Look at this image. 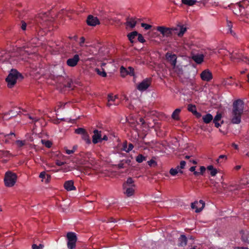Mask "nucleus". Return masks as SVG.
<instances>
[{
	"label": "nucleus",
	"instance_id": "f257e3e1",
	"mask_svg": "<svg viewBox=\"0 0 249 249\" xmlns=\"http://www.w3.org/2000/svg\"><path fill=\"white\" fill-rule=\"evenodd\" d=\"M231 122L238 124L241 122V115L243 113L244 104L242 100L238 99L233 103Z\"/></svg>",
	"mask_w": 249,
	"mask_h": 249
},
{
	"label": "nucleus",
	"instance_id": "f03ea898",
	"mask_svg": "<svg viewBox=\"0 0 249 249\" xmlns=\"http://www.w3.org/2000/svg\"><path fill=\"white\" fill-rule=\"evenodd\" d=\"M35 24L40 29L47 28L51 23L49 14L46 13H39L34 19Z\"/></svg>",
	"mask_w": 249,
	"mask_h": 249
},
{
	"label": "nucleus",
	"instance_id": "7ed1b4c3",
	"mask_svg": "<svg viewBox=\"0 0 249 249\" xmlns=\"http://www.w3.org/2000/svg\"><path fill=\"white\" fill-rule=\"evenodd\" d=\"M23 78L22 74L16 69H12L5 80L9 88H13L16 84L18 80H22Z\"/></svg>",
	"mask_w": 249,
	"mask_h": 249
},
{
	"label": "nucleus",
	"instance_id": "20e7f679",
	"mask_svg": "<svg viewBox=\"0 0 249 249\" xmlns=\"http://www.w3.org/2000/svg\"><path fill=\"white\" fill-rule=\"evenodd\" d=\"M17 175L11 171H8L5 173L4 177V183L6 186L10 187L13 186L17 180Z\"/></svg>",
	"mask_w": 249,
	"mask_h": 249
},
{
	"label": "nucleus",
	"instance_id": "39448f33",
	"mask_svg": "<svg viewBox=\"0 0 249 249\" xmlns=\"http://www.w3.org/2000/svg\"><path fill=\"white\" fill-rule=\"evenodd\" d=\"M157 30L162 34L164 37H171L174 33V31L178 30L177 28H168L165 26H158Z\"/></svg>",
	"mask_w": 249,
	"mask_h": 249
},
{
	"label": "nucleus",
	"instance_id": "423d86ee",
	"mask_svg": "<svg viewBox=\"0 0 249 249\" xmlns=\"http://www.w3.org/2000/svg\"><path fill=\"white\" fill-rule=\"evenodd\" d=\"M67 238L68 240L67 246L69 249H73L76 247L77 241V236L75 233L73 232H69L67 234Z\"/></svg>",
	"mask_w": 249,
	"mask_h": 249
},
{
	"label": "nucleus",
	"instance_id": "0eeeda50",
	"mask_svg": "<svg viewBox=\"0 0 249 249\" xmlns=\"http://www.w3.org/2000/svg\"><path fill=\"white\" fill-rule=\"evenodd\" d=\"M230 58L232 61H242L249 64V57L244 56L241 53H237L236 52H233L231 54Z\"/></svg>",
	"mask_w": 249,
	"mask_h": 249
},
{
	"label": "nucleus",
	"instance_id": "6e6552de",
	"mask_svg": "<svg viewBox=\"0 0 249 249\" xmlns=\"http://www.w3.org/2000/svg\"><path fill=\"white\" fill-rule=\"evenodd\" d=\"M151 80L150 78H146L143 80L137 86V89L141 91L146 90L150 86Z\"/></svg>",
	"mask_w": 249,
	"mask_h": 249
},
{
	"label": "nucleus",
	"instance_id": "1a4fd4ad",
	"mask_svg": "<svg viewBox=\"0 0 249 249\" xmlns=\"http://www.w3.org/2000/svg\"><path fill=\"white\" fill-rule=\"evenodd\" d=\"M93 135L92 137V142L94 144H96L98 142H102V131H99L97 129H95L93 130Z\"/></svg>",
	"mask_w": 249,
	"mask_h": 249
},
{
	"label": "nucleus",
	"instance_id": "9d476101",
	"mask_svg": "<svg viewBox=\"0 0 249 249\" xmlns=\"http://www.w3.org/2000/svg\"><path fill=\"white\" fill-rule=\"evenodd\" d=\"M200 77L202 80L209 82L213 78L211 72L208 69L203 71L200 74Z\"/></svg>",
	"mask_w": 249,
	"mask_h": 249
},
{
	"label": "nucleus",
	"instance_id": "9b49d317",
	"mask_svg": "<svg viewBox=\"0 0 249 249\" xmlns=\"http://www.w3.org/2000/svg\"><path fill=\"white\" fill-rule=\"evenodd\" d=\"M79 60V55L78 54H75L73 57L67 59L66 63L69 67H73L77 65Z\"/></svg>",
	"mask_w": 249,
	"mask_h": 249
},
{
	"label": "nucleus",
	"instance_id": "f8f14e48",
	"mask_svg": "<svg viewBox=\"0 0 249 249\" xmlns=\"http://www.w3.org/2000/svg\"><path fill=\"white\" fill-rule=\"evenodd\" d=\"M165 56L167 60L170 63L173 67L175 68L177 63V57L176 54L167 52Z\"/></svg>",
	"mask_w": 249,
	"mask_h": 249
},
{
	"label": "nucleus",
	"instance_id": "ddd939ff",
	"mask_svg": "<svg viewBox=\"0 0 249 249\" xmlns=\"http://www.w3.org/2000/svg\"><path fill=\"white\" fill-rule=\"evenodd\" d=\"M87 23L88 25L95 26L100 24V21L97 17L92 15H89L87 19Z\"/></svg>",
	"mask_w": 249,
	"mask_h": 249
},
{
	"label": "nucleus",
	"instance_id": "4468645a",
	"mask_svg": "<svg viewBox=\"0 0 249 249\" xmlns=\"http://www.w3.org/2000/svg\"><path fill=\"white\" fill-rule=\"evenodd\" d=\"M135 188V186H129L123 187L124 194L126 195V196L128 197H130L133 196L134 194Z\"/></svg>",
	"mask_w": 249,
	"mask_h": 249
},
{
	"label": "nucleus",
	"instance_id": "2eb2a0df",
	"mask_svg": "<svg viewBox=\"0 0 249 249\" xmlns=\"http://www.w3.org/2000/svg\"><path fill=\"white\" fill-rule=\"evenodd\" d=\"M64 188L68 191L75 190L76 188L74 186V182L72 180L66 181L64 183Z\"/></svg>",
	"mask_w": 249,
	"mask_h": 249
},
{
	"label": "nucleus",
	"instance_id": "dca6fc26",
	"mask_svg": "<svg viewBox=\"0 0 249 249\" xmlns=\"http://www.w3.org/2000/svg\"><path fill=\"white\" fill-rule=\"evenodd\" d=\"M193 60L197 64H201L204 60V55L201 53H197L193 54L192 56Z\"/></svg>",
	"mask_w": 249,
	"mask_h": 249
},
{
	"label": "nucleus",
	"instance_id": "f3484780",
	"mask_svg": "<svg viewBox=\"0 0 249 249\" xmlns=\"http://www.w3.org/2000/svg\"><path fill=\"white\" fill-rule=\"evenodd\" d=\"M240 234H241L242 241L249 244V231L242 230L240 231Z\"/></svg>",
	"mask_w": 249,
	"mask_h": 249
},
{
	"label": "nucleus",
	"instance_id": "a211bd4d",
	"mask_svg": "<svg viewBox=\"0 0 249 249\" xmlns=\"http://www.w3.org/2000/svg\"><path fill=\"white\" fill-rule=\"evenodd\" d=\"M187 239L186 236L184 234L180 235L178 238V246L184 247L187 245Z\"/></svg>",
	"mask_w": 249,
	"mask_h": 249
},
{
	"label": "nucleus",
	"instance_id": "6ab92c4d",
	"mask_svg": "<svg viewBox=\"0 0 249 249\" xmlns=\"http://www.w3.org/2000/svg\"><path fill=\"white\" fill-rule=\"evenodd\" d=\"M222 115L220 113H217L216 116L213 118V123L216 128H218L221 126V124L219 123V121L221 120Z\"/></svg>",
	"mask_w": 249,
	"mask_h": 249
},
{
	"label": "nucleus",
	"instance_id": "aec40b11",
	"mask_svg": "<svg viewBox=\"0 0 249 249\" xmlns=\"http://www.w3.org/2000/svg\"><path fill=\"white\" fill-rule=\"evenodd\" d=\"M137 21L135 20V18H128L127 19V21L125 22V25L127 26L130 27L131 28H134L136 24Z\"/></svg>",
	"mask_w": 249,
	"mask_h": 249
},
{
	"label": "nucleus",
	"instance_id": "412c9836",
	"mask_svg": "<svg viewBox=\"0 0 249 249\" xmlns=\"http://www.w3.org/2000/svg\"><path fill=\"white\" fill-rule=\"evenodd\" d=\"M202 120L204 123L209 124L213 120V116L210 113H207L202 116Z\"/></svg>",
	"mask_w": 249,
	"mask_h": 249
},
{
	"label": "nucleus",
	"instance_id": "4be33fe9",
	"mask_svg": "<svg viewBox=\"0 0 249 249\" xmlns=\"http://www.w3.org/2000/svg\"><path fill=\"white\" fill-rule=\"evenodd\" d=\"M188 110L192 112L194 114L196 115L197 117L200 116V114L197 112L196 107L195 105L189 104L188 106Z\"/></svg>",
	"mask_w": 249,
	"mask_h": 249
},
{
	"label": "nucleus",
	"instance_id": "5701e85b",
	"mask_svg": "<svg viewBox=\"0 0 249 249\" xmlns=\"http://www.w3.org/2000/svg\"><path fill=\"white\" fill-rule=\"evenodd\" d=\"M181 111V109L177 108L176 109L172 114V118L175 120H179V114Z\"/></svg>",
	"mask_w": 249,
	"mask_h": 249
},
{
	"label": "nucleus",
	"instance_id": "b1692460",
	"mask_svg": "<svg viewBox=\"0 0 249 249\" xmlns=\"http://www.w3.org/2000/svg\"><path fill=\"white\" fill-rule=\"evenodd\" d=\"M135 185L134 184V180H133L132 178L130 177L128 178L126 181L123 184V187L129 186H135Z\"/></svg>",
	"mask_w": 249,
	"mask_h": 249
},
{
	"label": "nucleus",
	"instance_id": "393cba45",
	"mask_svg": "<svg viewBox=\"0 0 249 249\" xmlns=\"http://www.w3.org/2000/svg\"><path fill=\"white\" fill-rule=\"evenodd\" d=\"M117 98L116 96H113L111 94H109L108 95V103H107V106L109 107L113 105L112 103H111V102H116L115 100Z\"/></svg>",
	"mask_w": 249,
	"mask_h": 249
},
{
	"label": "nucleus",
	"instance_id": "a878e982",
	"mask_svg": "<svg viewBox=\"0 0 249 249\" xmlns=\"http://www.w3.org/2000/svg\"><path fill=\"white\" fill-rule=\"evenodd\" d=\"M227 27L228 28V33H230L232 36H235V33L233 32L232 30V23L231 21L227 20Z\"/></svg>",
	"mask_w": 249,
	"mask_h": 249
},
{
	"label": "nucleus",
	"instance_id": "bb28decb",
	"mask_svg": "<svg viewBox=\"0 0 249 249\" xmlns=\"http://www.w3.org/2000/svg\"><path fill=\"white\" fill-rule=\"evenodd\" d=\"M82 139L84 140L87 144L91 143V141L89 138V136L88 134L87 131L85 132L82 135Z\"/></svg>",
	"mask_w": 249,
	"mask_h": 249
},
{
	"label": "nucleus",
	"instance_id": "cd10ccee",
	"mask_svg": "<svg viewBox=\"0 0 249 249\" xmlns=\"http://www.w3.org/2000/svg\"><path fill=\"white\" fill-rule=\"evenodd\" d=\"M182 3L188 5L193 6L197 2L196 0H181Z\"/></svg>",
	"mask_w": 249,
	"mask_h": 249
},
{
	"label": "nucleus",
	"instance_id": "c85d7f7f",
	"mask_svg": "<svg viewBox=\"0 0 249 249\" xmlns=\"http://www.w3.org/2000/svg\"><path fill=\"white\" fill-rule=\"evenodd\" d=\"M138 35V33L137 31H134V32H132L128 34V35H127L128 38L131 43L133 42V39L136 36H137Z\"/></svg>",
	"mask_w": 249,
	"mask_h": 249
},
{
	"label": "nucleus",
	"instance_id": "c756f323",
	"mask_svg": "<svg viewBox=\"0 0 249 249\" xmlns=\"http://www.w3.org/2000/svg\"><path fill=\"white\" fill-rule=\"evenodd\" d=\"M178 30L176 31H174V34H178V36H181L183 35L184 33L186 31V28L185 27H183V26L180 27L179 31L178 32Z\"/></svg>",
	"mask_w": 249,
	"mask_h": 249
},
{
	"label": "nucleus",
	"instance_id": "7c9ffc66",
	"mask_svg": "<svg viewBox=\"0 0 249 249\" xmlns=\"http://www.w3.org/2000/svg\"><path fill=\"white\" fill-rule=\"evenodd\" d=\"M207 169L211 171L210 174L212 177L215 176L217 173V170L214 168L213 165L208 166Z\"/></svg>",
	"mask_w": 249,
	"mask_h": 249
},
{
	"label": "nucleus",
	"instance_id": "2f4dec72",
	"mask_svg": "<svg viewBox=\"0 0 249 249\" xmlns=\"http://www.w3.org/2000/svg\"><path fill=\"white\" fill-rule=\"evenodd\" d=\"M95 71L98 75H99L103 77H105L107 76V73H106L105 71L102 68V69H97V68L95 69Z\"/></svg>",
	"mask_w": 249,
	"mask_h": 249
},
{
	"label": "nucleus",
	"instance_id": "473e14b6",
	"mask_svg": "<svg viewBox=\"0 0 249 249\" xmlns=\"http://www.w3.org/2000/svg\"><path fill=\"white\" fill-rule=\"evenodd\" d=\"M133 147H134V146H133V144H132L131 143H129L128 147H127L126 144H124L123 145L124 150L125 151H126V152H130L131 150H132Z\"/></svg>",
	"mask_w": 249,
	"mask_h": 249
},
{
	"label": "nucleus",
	"instance_id": "72a5a7b5",
	"mask_svg": "<svg viewBox=\"0 0 249 249\" xmlns=\"http://www.w3.org/2000/svg\"><path fill=\"white\" fill-rule=\"evenodd\" d=\"M146 158L142 154H139L136 158V160L138 163H142V161L146 160Z\"/></svg>",
	"mask_w": 249,
	"mask_h": 249
},
{
	"label": "nucleus",
	"instance_id": "f704fd0d",
	"mask_svg": "<svg viewBox=\"0 0 249 249\" xmlns=\"http://www.w3.org/2000/svg\"><path fill=\"white\" fill-rule=\"evenodd\" d=\"M170 174L173 176H176L178 173L182 174L183 171L182 170L178 171V169H176V168H171L170 170Z\"/></svg>",
	"mask_w": 249,
	"mask_h": 249
},
{
	"label": "nucleus",
	"instance_id": "c9c22d12",
	"mask_svg": "<svg viewBox=\"0 0 249 249\" xmlns=\"http://www.w3.org/2000/svg\"><path fill=\"white\" fill-rule=\"evenodd\" d=\"M232 77L231 76L229 78L225 79L223 82V84L224 85H231L233 84V82L232 81Z\"/></svg>",
	"mask_w": 249,
	"mask_h": 249
},
{
	"label": "nucleus",
	"instance_id": "e433bc0d",
	"mask_svg": "<svg viewBox=\"0 0 249 249\" xmlns=\"http://www.w3.org/2000/svg\"><path fill=\"white\" fill-rule=\"evenodd\" d=\"M120 73L121 76L123 77H125L126 75H128L127 69L123 66L120 68Z\"/></svg>",
	"mask_w": 249,
	"mask_h": 249
},
{
	"label": "nucleus",
	"instance_id": "4c0bfd02",
	"mask_svg": "<svg viewBox=\"0 0 249 249\" xmlns=\"http://www.w3.org/2000/svg\"><path fill=\"white\" fill-rule=\"evenodd\" d=\"M198 202L199 203V205H200L201 207L199 208V209H197V210L195 211L196 213L200 212L203 210L205 206V202L203 200H200Z\"/></svg>",
	"mask_w": 249,
	"mask_h": 249
},
{
	"label": "nucleus",
	"instance_id": "58836bf2",
	"mask_svg": "<svg viewBox=\"0 0 249 249\" xmlns=\"http://www.w3.org/2000/svg\"><path fill=\"white\" fill-rule=\"evenodd\" d=\"M199 203L198 201H195L191 204V208L193 209H195L197 210V209H199V208L201 207L200 205H199Z\"/></svg>",
	"mask_w": 249,
	"mask_h": 249
},
{
	"label": "nucleus",
	"instance_id": "ea45409f",
	"mask_svg": "<svg viewBox=\"0 0 249 249\" xmlns=\"http://www.w3.org/2000/svg\"><path fill=\"white\" fill-rule=\"evenodd\" d=\"M87 131L83 128H78L75 130V133L77 134L83 135Z\"/></svg>",
	"mask_w": 249,
	"mask_h": 249
},
{
	"label": "nucleus",
	"instance_id": "a19ab883",
	"mask_svg": "<svg viewBox=\"0 0 249 249\" xmlns=\"http://www.w3.org/2000/svg\"><path fill=\"white\" fill-rule=\"evenodd\" d=\"M227 159V157L224 155H221L219 156L218 158L216 160V162L217 163H219L222 162L223 160H225Z\"/></svg>",
	"mask_w": 249,
	"mask_h": 249
},
{
	"label": "nucleus",
	"instance_id": "79ce46f5",
	"mask_svg": "<svg viewBox=\"0 0 249 249\" xmlns=\"http://www.w3.org/2000/svg\"><path fill=\"white\" fill-rule=\"evenodd\" d=\"M127 69L128 75L134 76V70L131 67H129Z\"/></svg>",
	"mask_w": 249,
	"mask_h": 249
},
{
	"label": "nucleus",
	"instance_id": "37998d69",
	"mask_svg": "<svg viewBox=\"0 0 249 249\" xmlns=\"http://www.w3.org/2000/svg\"><path fill=\"white\" fill-rule=\"evenodd\" d=\"M16 143L19 147H21L25 144V141L17 140L16 142Z\"/></svg>",
	"mask_w": 249,
	"mask_h": 249
},
{
	"label": "nucleus",
	"instance_id": "c03bdc74",
	"mask_svg": "<svg viewBox=\"0 0 249 249\" xmlns=\"http://www.w3.org/2000/svg\"><path fill=\"white\" fill-rule=\"evenodd\" d=\"M28 115L29 118L32 120V123L36 122L39 120V118H38L37 117H34L29 114Z\"/></svg>",
	"mask_w": 249,
	"mask_h": 249
},
{
	"label": "nucleus",
	"instance_id": "a18cd8bd",
	"mask_svg": "<svg viewBox=\"0 0 249 249\" xmlns=\"http://www.w3.org/2000/svg\"><path fill=\"white\" fill-rule=\"evenodd\" d=\"M43 143L45 145V146L48 148H50L51 147L52 145V143L49 141H42Z\"/></svg>",
	"mask_w": 249,
	"mask_h": 249
},
{
	"label": "nucleus",
	"instance_id": "49530a36",
	"mask_svg": "<svg viewBox=\"0 0 249 249\" xmlns=\"http://www.w3.org/2000/svg\"><path fill=\"white\" fill-rule=\"evenodd\" d=\"M137 36H138V40L140 42L143 43L145 41L143 36L141 34H138Z\"/></svg>",
	"mask_w": 249,
	"mask_h": 249
},
{
	"label": "nucleus",
	"instance_id": "de8ad7c7",
	"mask_svg": "<svg viewBox=\"0 0 249 249\" xmlns=\"http://www.w3.org/2000/svg\"><path fill=\"white\" fill-rule=\"evenodd\" d=\"M141 26L142 27H143L145 30H149L152 27L151 25L144 23H142L141 24Z\"/></svg>",
	"mask_w": 249,
	"mask_h": 249
},
{
	"label": "nucleus",
	"instance_id": "09e8293b",
	"mask_svg": "<svg viewBox=\"0 0 249 249\" xmlns=\"http://www.w3.org/2000/svg\"><path fill=\"white\" fill-rule=\"evenodd\" d=\"M117 167L119 169H122L125 167L124 166V162H123V160H122L120 163L117 165Z\"/></svg>",
	"mask_w": 249,
	"mask_h": 249
},
{
	"label": "nucleus",
	"instance_id": "8fccbe9b",
	"mask_svg": "<svg viewBox=\"0 0 249 249\" xmlns=\"http://www.w3.org/2000/svg\"><path fill=\"white\" fill-rule=\"evenodd\" d=\"M21 28L22 30H25L26 29L27 23L23 20L21 21Z\"/></svg>",
	"mask_w": 249,
	"mask_h": 249
},
{
	"label": "nucleus",
	"instance_id": "3c124183",
	"mask_svg": "<svg viewBox=\"0 0 249 249\" xmlns=\"http://www.w3.org/2000/svg\"><path fill=\"white\" fill-rule=\"evenodd\" d=\"M242 2V5L241 6H242L243 8H245V6H247L249 4V1L248 0H243Z\"/></svg>",
	"mask_w": 249,
	"mask_h": 249
},
{
	"label": "nucleus",
	"instance_id": "603ef678",
	"mask_svg": "<svg viewBox=\"0 0 249 249\" xmlns=\"http://www.w3.org/2000/svg\"><path fill=\"white\" fill-rule=\"evenodd\" d=\"M80 41L79 42V45L81 46V47H83L84 46V43L85 42V38L82 36L80 38Z\"/></svg>",
	"mask_w": 249,
	"mask_h": 249
},
{
	"label": "nucleus",
	"instance_id": "864d4df0",
	"mask_svg": "<svg viewBox=\"0 0 249 249\" xmlns=\"http://www.w3.org/2000/svg\"><path fill=\"white\" fill-rule=\"evenodd\" d=\"M47 175V174H46L45 172H42L40 173L39 177L40 178H45Z\"/></svg>",
	"mask_w": 249,
	"mask_h": 249
},
{
	"label": "nucleus",
	"instance_id": "5fc2aeb1",
	"mask_svg": "<svg viewBox=\"0 0 249 249\" xmlns=\"http://www.w3.org/2000/svg\"><path fill=\"white\" fill-rule=\"evenodd\" d=\"M186 165V162L184 160H182L180 162V165H179V167L181 169H183Z\"/></svg>",
	"mask_w": 249,
	"mask_h": 249
},
{
	"label": "nucleus",
	"instance_id": "6e6d98bb",
	"mask_svg": "<svg viewBox=\"0 0 249 249\" xmlns=\"http://www.w3.org/2000/svg\"><path fill=\"white\" fill-rule=\"evenodd\" d=\"M205 170H206V168L204 166H200V172H199L200 174L201 175H203V173L205 172Z\"/></svg>",
	"mask_w": 249,
	"mask_h": 249
},
{
	"label": "nucleus",
	"instance_id": "4d7b16f0",
	"mask_svg": "<svg viewBox=\"0 0 249 249\" xmlns=\"http://www.w3.org/2000/svg\"><path fill=\"white\" fill-rule=\"evenodd\" d=\"M123 162H124V164H126L128 165H129L131 163V160L129 159H124L123 160Z\"/></svg>",
	"mask_w": 249,
	"mask_h": 249
},
{
	"label": "nucleus",
	"instance_id": "13d9d810",
	"mask_svg": "<svg viewBox=\"0 0 249 249\" xmlns=\"http://www.w3.org/2000/svg\"><path fill=\"white\" fill-rule=\"evenodd\" d=\"M64 164H65L64 162L61 161L60 160H57L56 162V164L59 166L63 165H64Z\"/></svg>",
	"mask_w": 249,
	"mask_h": 249
},
{
	"label": "nucleus",
	"instance_id": "bf43d9fd",
	"mask_svg": "<svg viewBox=\"0 0 249 249\" xmlns=\"http://www.w3.org/2000/svg\"><path fill=\"white\" fill-rule=\"evenodd\" d=\"M74 150H72L67 149L66 150V153L68 155L72 154L73 153H74Z\"/></svg>",
	"mask_w": 249,
	"mask_h": 249
},
{
	"label": "nucleus",
	"instance_id": "052dcab7",
	"mask_svg": "<svg viewBox=\"0 0 249 249\" xmlns=\"http://www.w3.org/2000/svg\"><path fill=\"white\" fill-rule=\"evenodd\" d=\"M154 163H155V160H151L148 161V164L150 166H151Z\"/></svg>",
	"mask_w": 249,
	"mask_h": 249
},
{
	"label": "nucleus",
	"instance_id": "680f3d73",
	"mask_svg": "<svg viewBox=\"0 0 249 249\" xmlns=\"http://www.w3.org/2000/svg\"><path fill=\"white\" fill-rule=\"evenodd\" d=\"M101 139H102V141L103 140L107 141L108 140V137L107 135H105L103 136V137L101 138Z\"/></svg>",
	"mask_w": 249,
	"mask_h": 249
},
{
	"label": "nucleus",
	"instance_id": "e2e57ef3",
	"mask_svg": "<svg viewBox=\"0 0 249 249\" xmlns=\"http://www.w3.org/2000/svg\"><path fill=\"white\" fill-rule=\"evenodd\" d=\"M196 166H192L190 167L189 170L191 171V172H194L195 171V170H196Z\"/></svg>",
	"mask_w": 249,
	"mask_h": 249
},
{
	"label": "nucleus",
	"instance_id": "0e129e2a",
	"mask_svg": "<svg viewBox=\"0 0 249 249\" xmlns=\"http://www.w3.org/2000/svg\"><path fill=\"white\" fill-rule=\"evenodd\" d=\"M32 249H39V247L37 246L36 244H33L32 245Z\"/></svg>",
	"mask_w": 249,
	"mask_h": 249
},
{
	"label": "nucleus",
	"instance_id": "69168bd1",
	"mask_svg": "<svg viewBox=\"0 0 249 249\" xmlns=\"http://www.w3.org/2000/svg\"><path fill=\"white\" fill-rule=\"evenodd\" d=\"M231 146L234 147L235 149H238V145L234 143H232V144H231Z\"/></svg>",
	"mask_w": 249,
	"mask_h": 249
},
{
	"label": "nucleus",
	"instance_id": "338daca9",
	"mask_svg": "<svg viewBox=\"0 0 249 249\" xmlns=\"http://www.w3.org/2000/svg\"><path fill=\"white\" fill-rule=\"evenodd\" d=\"M241 168V165H237V166H236L234 167V169H235L236 170H239Z\"/></svg>",
	"mask_w": 249,
	"mask_h": 249
},
{
	"label": "nucleus",
	"instance_id": "774afa93",
	"mask_svg": "<svg viewBox=\"0 0 249 249\" xmlns=\"http://www.w3.org/2000/svg\"><path fill=\"white\" fill-rule=\"evenodd\" d=\"M194 174L196 176H198L199 175H201L199 172L196 171L194 172Z\"/></svg>",
	"mask_w": 249,
	"mask_h": 249
}]
</instances>
